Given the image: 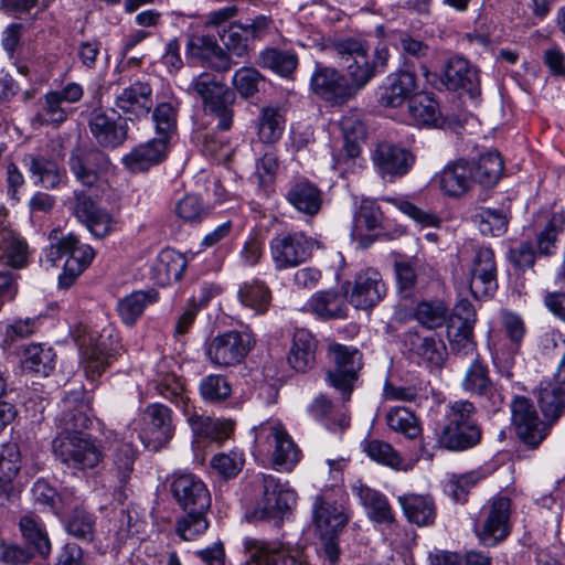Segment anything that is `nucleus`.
<instances>
[{
  "mask_svg": "<svg viewBox=\"0 0 565 565\" xmlns=\"http://www.w3.org/2000/svg\"><path fill=\"white\" fill-rule=\"evenodd\" d=\"M81 352V364L88 379L102 375L106 367L116 359L118 341L111 330L104 329L100 333L79 329L75 337Z\"/></svg>",
  "mask_w": 565,
  "mask_h": 565,
  "instance_id": "20e7f679",
  "label": "nucleus"
},
{
  "mask_svg": "<svg viewBox=\"0 0 565 565\" xmlns=\"http://www.w3.org/2000/svg\"><path fill=\"white\" fill-rule=\"evenodd\" d=\"M168 142L164 137L140 143L122 158L124 166L132 173L143 172L162 162L167 156Z\"/></svg>",
  "mask_w": 565,
  "mask_h": 565,
  "instance_id": "bb28decb",
  "label": "nucleus"
},
{
  "mask_svg": "<svg viewBox=\"0 0 565 565\" xmlns=\"http://www.w3.org/2000/svg\"><path fill=\"white\" fill-rule=\"evenodd\" d=\"M158 395L169 399L177 407H181L188 415V423L192 431L198 436L210 437L212 435L213 420L210 417L189 412V397L185 395L184 388L180 380L172 374H167L150 383Z\"/></svg>",
  "mask_w": 565,
  "mask_h": 565,
  "instance_id": "2eb2a0df",
  "label": "nucleus"
},
{
  "mask_svg": "<svg viewBox=\"0 0 565 565\" xmlns=\"http://www.w3.org/2000/svg\"><path fill=\"white\" fill-rule=\"evenodd\" d=\"M170 491L184 511H209L211 507L207 487L192 473L175 475L170 483Z\"/></svg>",
  "mask_w": 565,
  "mask_h": 565,
  "instance_id": "f3484780",
  "label": "nucleus"
},
{
  "mask_svg": "<svg viewBox=\"0 0 565 565\" xmlns=\"http://www.w3.org/2000/svg\"><path fill=\"white\" fill-rule=\"evenodd\" d=\"M344 290L333 289L315 292L307 302L308 310L319 319H343L348 316Z\"/></svg>",
  "mask_w": 565,
  "mask_h": 565,
  "instance_id": "c756f323",
  "label": "nucleus"
},
{
  "mask_svg": "<svg viewBox=\"0 0 565 565\" xmlns=\"http://www.w3.org/2000/svg\"><path fill=\"white\" fill-rule=\"evenodd\" d=\"M415 318L427 329L440 328L448 318V308L443 301H422L415 309Z\"/></svg>",
  "mask_w": 565,
  "mask_h": 565,
  "instance_id": "69168bd1",
  "label": "nucleus"
},
{
  "mask_svg": "<svg viewBox=\"0 0 565 565\" xmlns=\"http://www.w3.org/2000/svg\"><path fill=\"white\" fill-rule=\"evenodd\" d=\"M475 184L484 188L494 186L503 173V160L498 151L482 153L477 161H470Z\"/></svg>",
  "mask_w": 565,
  "mask_h": 565,
  "instance_id": "37998d69",
  "label": "nucleus"
},
{
  "mask_svg": "<svg viewBox=\"0 0 565 565\" xmlns=\"http://www.w3.org/2000/svg\"><path fill=\"white\" fill-rule=\"evenodd\" d=\"M140 417L142 427L139 436L146 448L157 451L174 437L173 413L168 406L151 403L142 409Z\"/></svg>",
  "mask_w": 565,
  "mask_h": 565,
  "instance_id": "1a4fd4ad",
  "label": "nucleus"
},
{
  "mask_svg": "<svg viewBox=\"0 0 565 565\" xmlns=\"http://www.w3.org/2000/svg\"><path fill=\"white\" fill-rule=\"evenodd\" d=\"M333 50L356 94L377 74L385 72L390 58L385 44H379L371 52L366 41L354 38L338 41Z\"/></svg>",
  "mask_w": 565,
  "mask_h": 565,
  "instance_id": "f03ea898",
  "label": "nucleus"
},
{
  "mask_svg": "<svg viewBox=\"0 0 565 565\" xmlns=\"http://www.w3.org/2000/svg\"><path fill=\"white\" fill-rule=\"evenodd\" d=\"M312 519L317 531L323 539H333L348 522L342 505L324 495H316L312 503Z\"/></svg>",
  "mask_w": 565,
  "mask_h": 565,
  "instance_id": "393cba45",
  "label": "nucleus"
},
{
  "mask_svg": "<svg viewBox=\"0 0 565 565\" xmlns=\"http://www.w3.org/2000/svg\"><path fill=\"white\" fill-rule=\"evenodd\" d=\"M188 260L185 256L172 248L162 249L152 267V278L158 285L168 286L181 280Z\"/></svg>",
  "mask_w": 565,
  "mask_h": 565,
  "instance_id": "2f4dec72",
  "label": "nucleus"
},
{
  "mask_svg": "<svg viewBox=\"0 0 565 565\" xmlns=\"http://www.w3.org/2000/svg\"><path fill=\"white\" fill-rule=\"evenodd\" d=\"M19 526L25 541H28L39 554L43 556L49 555L51 543L38 516L33 514L22 516Z\"/></svg>",
  "mask_w": 565,
  "mask_h": 565,
  "instance_id": "13d9d810",
  "label": "nucleus"
},
{
  "mask_svg": "<svg viewBox=\"0 0 565 565\" xmlns=\"http://www.w3.org/2000/svg\"><path fill=\"white\" fill-rule=\"evenodd\" d=\"M244 548L249 554L247 563L253 562L257 565H306L299 550L281 543L247 537L244 540Z\"/></svg>",
  "mask_w": 565,
  "mask_h": 565,
  "instance_id": "a211bd4d",
  "label": "nucleus"
},
{
  "mask_svg": "<svg viewBox=\"0 0 565 565\" xmlns=\"http://www.w3.org/2000/svg\"><path fill=\"white\" fill-rule=\"evenodd\" d=\"M45 256L53 266H57V263L65 258L63 271L58 276V286L68 288L89 266L95 257V252L89 245L81 244L75 235L68 234L52 242Z\"/></svg>",
  "mask_w": 565,
  "mask_h": 565,
  "instance_id": "39448f33",
  "label": "nucleus"
},
{
  "mask_svg": "<svg viewBox=\"0 0 565 565\" xmlns=\"http://www.w3.org/2000/svg\"><path fill=\"white\" fill-rule=\"evenodd\" d=\"M71 172L83 185L93 186L110 168L106 153L96 148L75 149L68 159Z\"/></svg>",
  "mask_w": 565,
  "mask_h": 565,
  "instance_id": "aec40b11",
  "label": "nucleus"
},
{
  "mask_svg": "<svg viewBox=\"0 0 565 565\" xmlns=\"http://www.w3.org/2000/svg\"><path fill=\"white\" fill-rule=\"evenodd\" d=\"M286 199L297 211L310 216L316 215L322 205V192L308 180L295 182L288 190Z\"/></svg>",
  "mask_w": 565,
  "mask_h": 565,
  "instance_id": "4c0bfd02",
  "label": "nucleus"
},
{
  "mask_svg": "<svg viewBox=\"0 0 565 565\" xmlns=\"http://www.w3.org/2000/svg\"><path fill=\"white\" fill-rule=\"evenodd\" d=\"M416 89V77L413 73L401 71L387 77V84L380 95V104L385 107H399L411 99Z\"/></svg>",
  "mask_w": 565,
  "mask_h": 565,
  "instance_id": "f704fd0d",
  "label": "nucleus"
},
{
  "mask_svg": "<svg viewBox=\"0 0 565 565\" xmlns=\"http://www.w3.org/2000/svg\"><path fill=\"white\" fill-rule=\"evenodd\" d=\"M311 87L321 98L342 105L358 94L343 75L333 67H318L311 77Z\"/></svg>",
  "mask_w": 565,
  "mask_h": 565,
  "instance_id": "412c9836",
  "label": "nucleus"
},
{
  "mask_svg": "<svg viewBox=\"0 0 565 565\" xmlns=\"http://www.w3.org/2000/svg\"><path fill=\"white\" fill-rule=\"evenodd\" d=\"M29 246L25 239L11 228H0V260L22 268L26 264Z\"/></svg>",
  "mask_w": 565,
  "mask_h": 565,
  "instance_id": "79ce46f5",
  "label": "nucleus"
},
{
  "mask_svg": "<svg viewBox=\"0 0 565 565\" xmlns=\"http://www.w3.org/2000/svg\"><path fill=\"white\" fill-rule=\"evenodd\" d=\"M340 127L344 139L343 149L351 159L356 158L360 152V142L366 137L365 124L358 111H351L340 120Z\"/></svg>",
  "mask_w": 565,
  "mask_h": 565,
  "instance_id": "a18cd8bd",
  "label": "nucleus"
},
{
  "mask_svg": "<svg viewBox=\"0 0 565 565\" xmlns=\"http://www.w3.org/2000/svg\"><path fill=\"white\" fill-rule=\"evenodd\" d=\"M188 93L201 99L204 114L217 120L216 126L220 130H228L232 127V105L235 95L214 74L204 72L194 76Z\"/></svg>",
  "mask_w": 565,
  "mask_h": 565,
  "instance_id": "7ed1b4c3",
  "label": "nucleus"
},
{
  "mask_svg": "<svg viewBox=\"0 0 565 565\" xmlns=\"http://www.w3.org/2000/svg\"><path fill=\"white\" fill-rule=\"evenodd\" d=\"M254 345V338L248 332L231 330L214 337L207 344L209 361L220 367L239 364Z\"/></svg>",
  "mask_w": 565,
  "mask_h": 565,
  "instance_id": "9b49d317",
  "label": "nucleus"
},
{
  "mask_svg": "<svg viewBox=\"0 0 565 565\" xmlns=\"http://www.w3.org/2000/svg\"><path fill=\"white\" fill-rule=\"evenodd\" d=\"M237 297L244 307L256 313L266 312L271 299L268 287L257 279L243 282L238 288Z\"/></svg>",
  "mask_w": 565,
  "mask_h": 565,
  "instance_id": "09e8293b",
  "label": "nucleus"
},
{
  "mask_svg": "<svg viewBox=\"0 0 565 565\" xmlns=\"http://www.w3.org/2000/svg\"><path fill=\"white\" fill-rule=\"evenodd\" d=\"M178 108L179 102L171 98L159 103L152 111L157 134L164 137L167 142L177 130Z\"/></svg>",
  "mask_w": 565,
  "mask_h": 565,
  "instance_id": "4d7b16f0",
  "label": "nucleus"
},
{
  "mask_svg": "<svg viewBox=\"0 0 565 565\" xmlns=\"http://www.w3.org/2000/svg\"><path fill=\"white\" fill-rule=\"evenodd\" d=\"M371 160L382 179L394 181L408 173L415 163V156L406 148L384 140L376 143Z\"/></svg>",
  "mask_w": 565,
  "mask_h": 565,
  "instance_id": "4468645a",
  "label": "nucleus"
},
{
  "mask_svg": "<svg viewBox=\"0 0 565 565\" xmlns=\"http://www.w3.org/2000/svg\"><path fill=\"white\" fill-rule=\"evenodd\" d=\"M74 213L84 223L90 233L96 237L108 235L114 225L113 216L105 210L95 205L93 200L83 193H76Z\"/></svg>",
  "mask_w": 565,
  "mask_h": 565,
  "instance_id": "c85d7f7f",
  "label": "nucleus"
},
{
  "mask_svg": "<svg viewBox=\"0 0 565 565\" xmlns=\"http://www.w3.org/2000/svg\"><path fill=\"white\" fill-rule=\"evenodd\" d=\"M472 221L479 232L484 236H501L508 230L509 220L502 210L481 207Z\"/></svg>",
  "mask_w": 565,
  "mask_h": 565,
  "instance_id": "6e6d98bb",
  "label": "nucleus"
},
{
  "mask_svg": "<svg viewBox=\"0 0 565 565\" xmlns=\"http://www.w3.org/2000/svg\"><path fill=\"white\" fill-rule=\"evenodd\" d=\"M186 514L177 520L175 533L183 541H193L209 529L205 516L207 511H185Z\"/></svg>",
  "mask_w": 565,
  "mask_h": 565,
  "instance_id": "0e129e2a",
  "label": "nucleus"
},
{
  "mask_svg": "<svg viewBox=\"0 0 565 565\" xmlns=\"http://www.w3.org/2000/svg\"><path fill=\"white\" fill-rule=\"evenodd\" d=\"M482 430L480 426L445 425L438 434L440 447L450 451H465L480 444Z\"/></svg>",
  "mask_w": 565,
  "mask_h": 565,
  "instance_id": "c9c22d12",
  "label": "nucleus"
},
{
  "mask_svg": "<svg viewBox=\"0 0 565 565\" xmlns=\"http://www.w3.org/2000/svg\"><path fill=\"white\" fill-rule=\"evenodd\" d=\"M348 302L355 309L369 311L386 296L387 287L381 273L375 268L360 270L352 281L342 284Z\"/></svg>",
  "mask_w": 565,
  "mask_h": 565,
  "instance_id": "9d476101",
  "label": "nucleus"
},
{
  "mask_svg": "<svg viewBox=\"0 0 565 565\" xmlns=\"http://www.w3.org/2000/svg\"><path fill=\"white\" fill-rule=\"evenodd\" d=\"M535 394L546 419L554 422L565 414V386L563 384L554 379L542 381Z\"/></svg>",
  "mask_w": 565,
  "mask_h": 565,
  "instance_id": "58836bf2",
  "label": "nucleus"
},
{
  "mask_svg": "<svg viewBox=\"0 0 565 565\" xmlns=\"http://www.w3.org/2000/svg\"><path fill=\"white\" fill-rule=\"evenodd\" d=\"M88 128L93 139L104 149H115L128 138L127 120L118 113L99 110L92 114Z\"/></svg>",
  "mask_w": 565,
  "mask_h": 565,
  "instance_id": "6ab92c4d",
  "label": "nucleus"
},
{
  "mask_svg": "<svg viewBox=\"0 0 565 565\" xmlns=\"http://www.w3.org/2000/svg\"><path fill=\"white\" fill-rule=\"evenodd\" d=\"M512 423L519 438L527 446L537 447L547 435V426L540 419L529 398L516 396L511 404Z\"/></svg>",
  "mask_w": 565,
  "mask_h": 565,
  "instance_id": "dca6fc26",
  "label": "nucleus"
},
{
  "mask_svg": "<svg viewBox=\"0 0 565 565\" xmlns=\"http://www.w3.org/2000/svg\"><path fill=\"white\" fill-rule=\"evenodd\" d=\"M285 129V117L280 109L264 107L257 122V135L262 142L275 143Z\"/></svg>",
  "mask_w": 565,
  "mask_h": 565,
  "instance_id": "3c124183",
  "label": "nucleus"
},
{
  "mask_svg": "<svg viewBox=\"0 0 565 565\" xmlns=\"http://www.w3.org/2000/svg\"><path fill=\"white\" fill-rule=\"evenodd\" d=\"M473 327L468 323H460L448 331L450 349L454 354L468 356L476 354V342L472 337Z\"/></svg>",
  "mask_w": 565,
  "mask_h": 565,
  "instance_id": "774afa93",
  "label": "nucleus"
},
{
  "mask_svg": "<svg viewBox=\"0 0 565 565\" xmlns=\"http://www.w3.org/2000/svg\"><path fill=\"white\" fill-rule=\"evenodd\" d=\"M468 286L477 298L492 296L498 288V268L494 252L487 246L476 247L468 265Z\"/></svg>",
  "mask_w": 565,
  "mask_h": 565,
  "instance_id": "ddd939ff",
  "label": "nucleus"
},
{
  "mask_svg": "<svg viewBox=\"0 0 565 565\" xmlns=\"http://www.w3.org/2000/svg\"><path fill=\"white\" fill-rule=\"evenodd\" d=\"M255 440L267 447L275 469L291 471L300 461L301 450L278 419H269L254 428Z\"/></svg>",
  "mask_w": 565,
  "mask_h": 565,
  "instance_id": "423d86ee",
  "label": "nucleus"
},
{
  "mask_svg": "<svg viewBox=\"0 0 565 565\" xmlns=\"http://www.w3.org/2000/svg\"><path fill=\"white\" fill-rule=\"evenodd\" d=\"M35 505L46 509L57 516L66 513L72 503H78L75 490L65 488L57 492L46 480L38 479L31 489Z\"/></svg>",
  "mask_w": 565,
  "mask_h": 565,
  "instance_id": "cd10ccee",
  "label": "nucleus"
},
{
  "mask_svg": "<svg viewBox=\"0 0 565 565\" xmlns=\"http://www.w3.org/2000/svg\"><path fill=\"white\" fill-rule=\"evenodd\" d=\"M68 115L67 108L58 102L55 94L45 93L32 121L34 125L58 127L68 118Z\"/></svg>",
  "mask_w": 565,
  "mask_h": 565,
  "instance_id": "5fc2aeb1",
  "label": "nucleus"
},
{
  "mask_svg": "<svg viewBox=\"0 0 565 565\" xmlns=\"http://www.w3.org/2000/svg\"><path fill=\"white\" fill-rule=\"evenodd\" d=\"M259 482L263 497L256 503L255 516L281 520L296 503V492L271 475H262Z\"/></svg>",
  "mask_w": 565,
  "mask_h": 565,
  "instance_id": "f8f14e48",
  "label": "nucleus"
},
{
  "mask_svg": "<svg viewBox=\"0 0 565 565\" xmlns=\"http://www.w3.org/2000/svg\"><path fill=\"white\" fill-rule=\"evenodd\" d=\"M152 105V88L150 84L145 82L132 83L125 87L115 98V107L120 116H126V120L146 118Z\"/></svg>",
  "mask_w": 565,
  "mask_h": 565,
  "instance_id": "4be33fe9",
  "label": "nucleus"
},
{
  "mask_svg": "<svg viewBox=\"0 0 565 565\" xmlns=\"http://www.w3.org/2000/svg\"><path fill=\"white\" fill-rule=\"evenodd\" d=\"M316 340L306 329H297L288 355L290 366L299 372L311 369L316 361Z\"/></svg>",
  "mask_w": 565,
  "mask_h": 565,
  "instance_id": "ea45409f",
  "label": "nucleus"
},
{
  "mask_svg": "<svg viewBox=\"0 0 565 565\" xmlns=\"http://www.w3.org/2000/svg\"><path fill=\"white\" fill-rule=\"evenodd\" d=\"M361 446L373 461L392 469H401L403 459L390 444L380 439H366L362 441Z\"/></svg>",
  "mask_w": 565,
  "mask_h": 565,
  "instance_id": "052dcab7",
  "label": "nucleus"
},
{
  "mask_svg": "<svg viewBox=\"0 0 565 565\" xmlns=\"http://www.w3.org/2000/svg\"><path fill=\"white\" fill-rule=\"evenodd\" d=\"M461 387L472 395L490 396L492 394L494 386L489 375V369L478 355L467 369Z\"/></svg>",
  "mask_w": 565,
  "mask_h": 565,
  "instance_id": "49530a36",
  "label": "nucleus"
},
{
  "mask_svg": "<svg viewBox=\"0 0 565 565\" xmlns=\"http://www.w3.org/2000/svg\"><path fill=\"white\" fill-rule=\"evenodd\" d=\"M510 513L511 501L509 498L498 497L490 501L487 516L478 531V536L484 545L493 546L508 536Z\"/></svg>",
  "mask_w": 565,
  "mask_h": 565,
  "instance_id": "5701e85b",
  "label": "nucleus"
},
{
  "mask_svg": "<svg viewBox=\"0 0 565 565\" xmlns=\"http://www.w3.org/2000/svg\"><path fill=\"white\" fill-rule=\"evenodd\" d=\"M257 64L281 76H288L297 68L298 58L292 51L269 47L259 53Z\"/></svg>",
  "mask_w": 565,
  "mask_h": 565,
  "instance_id": "8fccbe9b",
  "label": "nucleus"
},
{
  "mask_svg": "<svg viewBox=\"0 0 565 565\" xmlns=\"http://www.w3.org/2000/svg\"><path fill=\"white\" fill-rule=\"evenodd\" d=\"M387 426L406 438L414 439L419 436L422 428L416 416L405 407H392L386 414Z\"/></svg>",
  "mask_w": 565,
  "mask_h": 565,
  "instance_id": "bf43d9fd",
  "label": "nucleus"
},
{
  "mask_svg": "<svg viewBox=\"0 0 565 565\" xmlns=\"http://www.w3.org/2000/svg\"><path fill=\"white\" fill-rule=\"evenodd\" d=\"M441 82L450 90H465L471 95L480 85L478 70L461 56H452L446 62Z\"/></svg>",
  "mask_w": 565,
  "mask_h": 565,
  "instance_id": "a878e982",
  "label": "nucleus"
},
{
  "mask_svg": "<svg viewBox=\"0 0 565 565\" xmlns=\"http://www.w3.org/2000/svg\"><path fill=\"white\" fill-rule=\"evenodd\" d=\"M23 162L31 175L38 178L34 183L46 189L56 188L65 175V171L57 162L41 153H28Z\"/></svg>",
  "mask_w": 565,
  "mask_h": 565,
  "instance_id": "e433bc0d",
  "label": "nucleus"
},
{
  "mask_svg": "<svg viewBox=\"0 0 565 565\" xmlns=\"http://www.w3.org/2000/svg\"><path fill=\"white\" fill-rule=\"evenodd\" d=\"M55 365V353L51 348L42 344H31L24 350L22 367L28 372H33L47 376Z\"/></svg>",
  "mask_w": 565,
  "mask_h": 565,
  "instance_id": "603ef678",
  "label": "nucleus"
},
{
  "mask_svg": "<svg viewBox=\"0 0 565 565\" xmlns=\"http://www.w3.org/2000/svg\"><path fill=\"white\" fill-rule=\"evenodd\" d=\"M414 351L429 367H441L448 355L445 342L436 337L418 339Z\"/></svg>",
  "mask_w": 565,
  "mask_h": 565,
  "instance_id": "e2e57ef3",
  "label": "nucleus"
},
{
  "mask_svg": "<svg viewBox=\"0 0 565 565\" xmlns=\"http://www.w3.org/2000/svg\"><path fill=\"white\" fill-rule=\"evenodd\" d=\"M71 513L65 520L66 532L79 540L92 541L95 533V519L81 505V498L78 503H72Z\"/></svg>",
  "mask_w": 565,
  "mask_h": 565,
  "instance_id": "de8ad7c7",
  "label": "nucleus"
},
{
  "mask_svg": "<svg viewBox=\"0 0 565 565\" xmlns=\"http://www.w3.org/2000/svg\"><path fill=\"white\" fill-rule=\"evenodd\" d=\"M328 356L332 362V367L327 372L328 382L348 402L363 365L362 353L351 345L331 343L328 347Z\"/></svg>",
  "mask_w": 565,
  "mask_h": 565,
  "instance_id": "0eeeda50",
  "label": "nucleus"
},
{
  "mask_svg": "<svg viewBox=\"0 0 565 565\" xmlns=\"http://www.w3.org/2000/svg\"><path fill=\"white\" fill-rule=\"evenodd\" d=\"M220 39L226 50L237 57L247 55L250 49V41L243 23H232L217 30Z\"/></svg>",
  "mask_w": 565,
  "mask_h": 565,
  "instance_id": "680f3d73",
  "label": "nucleus"
},
{
  "mask_svg": "<svg viewBox=\"0 0 565 565\" xmlns=\"http://www.w3.org/2000/svg\"><path fill=\"white\" fill-rule=\"evenodd\" d=\"M352 491L366 511L367 516L377 523H391L393 513L386 497L361 481L352 484Z\"/></svg>",
  "mask_w": 565,
  "mask_h": 565,
  "instance_id": "473e14b6",
  "label": "nucleus"
},
{
  "mask_svg": "<svg viewBox=\"0 0 565 565\" xmlns=\"http://www.w3.org/2000/svg\"><path fill=\"white\" fill-rule=\"evenodd\" d=\"M398 502L409 522L419 526L434 523L436 508L430 497L409 493L399 495Z\"/></svg>",
  "mask_w": 565,
  "mask_h": 565,
  "instance_id": "a19ab883",
  "label": "nucleus"
},
{
  "mask_svg": "<svg viewBox=\"0 0 565 565\" xmlns=\"http://www.w3.org/2000/svg\"><path fill=\"white\" fill-rule=\"evenodd\" d=\"M57 418L62 431L53 440L55 457L74 470L93 469L104 458L103 450L90 435L82 430L90 424L89 406L82 390L66 393Z\"/></svg>",
  "mask_w": 565,
  "mask_h": 565,
  "instance_id": "f257e3e1",
  "label": "nucleus"
},
{
  "mask_svg": "<svg viewBox=\"0 0 565 565\" xmlns=\"http://www.w3.org/2000/svg\"><path fill=\"white\" fill-rule=\"evenodd\" d=\"M186 51L190 58L198 60L203 65L220 72L228 71L234 64L226 52L203 36L190 40Z\"/></svg>",
  "mask_w": 565,
  "mask_h": 565,
  "instance_id": "7c9ffc66",
  "label": "nucleus"
},
{
  "mask_svg": "<svg viewBox=\"0 0 565 565\" xmlns=\"http://www.w3.org/2000/svg\"><path fill=\"white\" fill-rule=\"evenodd\" d=\"M159 295L154 289L137 290L120 299L117 311L127 326H134L142 316L146 307L158 301Z\"/></svg>",
  "mask_w": 565,
  "mask_h": 565,
  "instance_id": "c03bdc74",
  "label": "nucleus"
},
{
  "mask_svg": "<svg viewBox=\"0 0 565 565\" xmlns=\"http://www.w3.org/2000/svg\"><path fill=\"white\" fill-rule=\"evenodd\" d=\"M201 397L210 403H220L232 394V387L227 379L218 374L205 376L199 386Z\"/></svg>",
  "mask_w": 565,
  "mask_h": 565,
  "instance_id": "338daca9",
  "label": "nucleus"
},
{
  "mask_svg": "<svg viewBox=\"0 0 565 565\" xmlns=\"http://www.w3.org/2000/svg\"><path fill=\"white\" fill-rule=\"evenodd\" d=\"M397 287L404 297L414 294L418 285L425 284L431 273V268L417 257L407 260L395 262Z\"/></svg>",
  "mask_w": 565,
  "mask_h": 565,
  "instance_id": "72a5a7b5",
  "label": "nucleus"
},
{
  "mask_svg": "<svg viewBox=\"0 0 565 565\" xmlns=\"http://www.w3.org/2000/svg\"><path fill=\"white\" fill-rule=\"evenodd\" d=\"M318 242L303 232H282L269 243L270 256L277 269L296 267L307 262Z\"/></svg>",
  "mask_w": 565,
  "mask_h": 565,
  "instance_id": "6e6552de",
  "label": "nucleus"
},
{
  "mask_svg": "<svg viewBox=\"0 0 565 565\" xmlns=\"http://www.w3.org/2000/svg\"><path fill=\"white\" fill-rule=\"evenodd\" d=\"M409 118L418 126H434L439 118L438 103L429 95L420 94L408 102Z\"/></svg>",
  "mask_w": 565,
  "mask_h": 565,
  "instance_id": "864d4df0",
  "label": "nucleus"
},
{
  "mask_svg": "<svg viewBox=\"0 0 565 565\" xmlns=\"http://www.w3.org/2000/svg\"><path fill=\"white\" fill-rule=\"evenodd\" d=\"M440 192L448 198H461L475 185L470 161L459 159L449 162L434 177Z\"/></svg>",
  "mask_w": 565,
  "mask_h": 565,
  "instance_id": "b1692460",
  "label": "nucleus"
}]
</instances>
